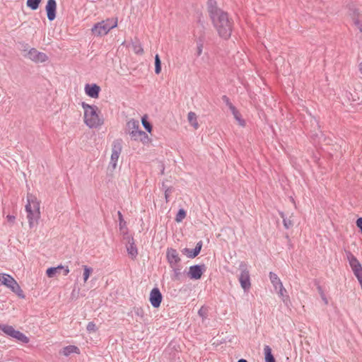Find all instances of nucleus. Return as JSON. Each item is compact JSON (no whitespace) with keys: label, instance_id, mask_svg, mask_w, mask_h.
<instances>
[{"label":"nucleus","instance_id":"32","mask_svg":"<svg viewBox=\"0 0 362 362\" xmlns=\"http://www.w3.org/2000/svg\"><path fill=\"white\" fill-rule=\"evenodd\" d=\"M186 211L184 209H180L175 216V221L177 223L182 222L186 217Z\"/></svg>","mask_w":362,"mask_h":362},{"label":"nucleus","instance_id":"44","mask_svg":"<svg viewBox=\"0 0 362 362\" xmlns=\"http://www.w3.org/2000/svg\"><path fill=\"white\" fill-rule=\"evenodd\" d=\"M6 219L8 222L10 223H14L15 220H16V217L13 215H8L6 216Z\"/></svg>","mask_w":362,"mask_h":362},{"label":"nucleus","instance_id":"39","mask_svg":"<svg viewBox=\"0 0 362 362\" xmlns=\"http://www.w3.org/2000/svg\"><path fill=\"white\" fill-rule=\"evenodd\" d=\"M134 314L141 317V318H143L144 317V312L143 310V309L141 308H134Z\"/></svg>","mask_w":362,"mask_h":362},{"label":"nucleus","instance_id":"24","mask_svg":"<svg viewBox=\"0 0 362 362\" xmlns=\"http://www.w3.org/2000/svg\"><path fill=\"white\" fill-rule=\"evenodd\" d=\"M62 269H63L62 265H59L56 267H49L47 269L46 274L48 277L52 278V277L55 276L57 274H60Z\"/></svg>","mask_w":362,"mask_h":362},{"label":"nucleus","instance_id":"34","mask_svg":"<svg viewBox=\"0 0 362 362\" xmlns=\"http://www.w3.org/2000/svg\"><path fill=\"white\" fill-rule=\"evenodd\" d=\"M141 123L144 129L148 132H151L152 131V125L148 120L146 119V116H144L141 119Z\"/></svg>","mask_w":362,"mask_h":362},{"label":"nucleus","instance_id":"17","mask_svg":"<svg viewBox=\"0 0 362 362\" xmlns=\"http://www.w3.org/2000/svg\"><path fill=\"white\" fill-rule=\"evenodd\" d=\"M15 281L16 280L9 274H0V284L6 286L8 288H10L12 286L13 283H15Z\"/></svg>","mask_w":362,"mask_h":362},{"label":"nucleus","instance_id":"10","mask_svg":"<svg viewBox=\"0 0 362 362\" xmlns=\"http://www.w3.org/2000/svg\"><path fill=\"white\" fill-rule=\"evenodd\" d=\"M205 271L206 266L204 264H195L189 267L187 276L191 279L198 280L201 279Z\"/></svg>","mask_w":362,"mask_h":362},{"label":"nucleus","instance_id":"22","mask_svg":"<svg viewBox=\"0 0 362 362\" xmlns=\"http://www.w3.org/2000/svg\"><path fill=\"white\" fill-rule=\"evenodd\" d=\"M127 127L129 130V134L130 132L134 133L135 131H137L139 129V122L138 120L132 119L127 123Z\"/></svg>","mask_w":362,"mask_h":362},{"label":"nucleus","instance_id":"6","mask_svg":"<svg viewBox=\"0 0 362 362\" xmlns=\"http://www.w3.org/2000/svg\"><path fill=\"white\" fill-rule=\"evenodd\" d=\"M239 269L240 274L238 277L240 286L247 292L251 287L250 272L247 268V264L245 262H241L239 264Z\"/></svg>","mask_w":362,"mask_h":362},{"label":"nucleus","instance_id":"42","mask_svg":"<svg viewBox=\"0 0 362 362\" xmlns=\"http://www.w3.org/2000/svg\"><path fill=\"white\" fill-rule=\"evenodd\" d=\"M139 141H141L143 144H146L149 141V137L148 134L146 132H144V134L142 135V137H141Z\"/></svg>","mask_w":362,"mask_h":362},{"label":"nucleus","instance_id":"43","mask_svg":"<svg viewBox=\"0 0 362 362\" xmlns=\"http://www.w3.org/2000/svg\"><path fill=\"white\" fill-rule=\"evenodd\" d=\"M117 214H118L119 221V226H120V228H122V224H124V225L125 224V221H124L123 216L120 211H118Z\"/></svg>","mask_w":362,"mask_h":362},{"label":"nucleus","instance_id":"18","mask_svg":"<svg viewBox=\"0 0 362 362\" xmlns=\"http://www.w3.org/2000/svg\"><path fill=\"white\" fill-rule=\"evenodd\" d=\"M129 245L127 247V250L129 254V255L132 258L134 259L138 255V250L137 248L134 243L133 238H131L128 241Z\"/></svg>","mask_w":362,"mask_h":362},{"label":"nucleus","instance_id":"21","mask_svg":"<svg viewBox=\"0 0 362 362\" xmlns=\"http://www.w3.org/2000/svg\"><path fill=\"white\" fill-rule=\"evenodd\" d=\"M269 279H270L271 283L272 284L275 291H277L278 288L283 285L281 281L278 277V276L272 272H269Z\"/></svg>","mask_w":362,"mask_h":362},{"label":"nucleus","instance_id":"31","mask_svg":"<svg viewBox=\"0 0 362 362\" xmlns=\"http://www.w3.org/2000/svg\"><path fill=\"white\" fill-rule=\"evenodd\" d=\"M161 71V61L158 54L155 56V73L159 74Z\"/></svg>","mask_w":362,"mask_h":362},{"label":"nucleus","instance_id":"46","mask_svg":"<svg viewBox=\"0 0 362 362\" xmlns=\"http://www.w3.org/2000/svg\"><path fill=\"white\" fill-rule=\"evenodd\" d=\"M238 362H247V360H245V359L241 358V359H239V360L238 361Z\"/></svg>","mask_w":362,"mask_h":362},{"label":"nucleus","instance_id":"11","mask_svg":"<svg viewBox=\"0 0 362 362\" xmlns=\"http://www.w3.org/2000/svg\"><path fill=\"white\" fill-rule=\"evenodd\" d=\"M27 57L36 63H42L48 59V57L44 52L37 51L35 48H31L28 52Z\"/></svg>","mask_w":362,"mask_h":362},{"label":"nucleus","instance_id":"35","mask_svg":"<svg viewBox=\"0 0 362 362\" xmlns=\"http://www.w3.org/2000/svg\"><path fill=\"white\" fill-rule=\"evenodd\" d=\"M83 270V281L84 282H86L90 276V274L92 273L93 269L92 268L88 267V266H84Z\"/></svg>","mask_w":362,"mask_h":362},{"label":"nucleus","instance_id":"9","mask_svg":"<svg viewBox=\"0 0 362 362\" xmlns=\"http://www.w3.org/2000/svg\"><path fill=\"white\" fill-rule=\"evenodd\" d=\"M122 150V140L120 139L113 141L112 144V154L110 157V165L115 169Z\"/></svg>","mask_w":362,"mask_h":362},{"label":"nucleus","instance_id":"14","mask_svg":"<svg viewBox=\"0 0 362 362\" xmlns=\"http://www.w3.org/2000/svg\"><path fill=\"white\" fill-rule=\"evenodd\" d=\"M47 16L49 21L56 18L57 3L55 0H48L46 5Z\"/></svg>","mask_w":362,"mask_h":362},{"label":"nucleus","instance_id":"25","mask_svg":"<svg viewBox=\"0 0 362 362\" xmlns=\"http://www.w3.org/2000/svg\"><path fill=\"white\" fill-rule=\"evenodd\" d=\"M264 355H265V361L266 362H276L275 358L272 353V349L269 346L265 345L264 348Z\"/></svg>","mask_w":362,"mask_h":362},{"label":"nucleus","instance_id":"33","mask_svg":"<svg viewBox=\"0 0 362 362\" xmlns=\"http://www.w3.org/2000/svg\"><path fill=\"white\" fill-rule=\"evenodd\" d=\"M144 131L139 129L137 131H135L134 133L130 132V136H131L132 139L135 140V141H139L140 139V138L142 137V135L144 134Z\"/></svg>","mask_w":362,"mask_h":362},{"label":"nucleus","instance_id":"5","mask_svg":"<svg viewBox=\"0 0 362 362\" xmlns=\"http://www.w3.org/2000/svg\"><path fill=\"white\" fill-rule=\"evenodd\" d=\"M200 25L195 28L194 31V36L195 37V41L197 44V49L195 55L199 57L202 55L203 52L204 43L205 41V28L203 23L199 20Z\"/></svg>","mask_w":362,"mask_h":362},{"label":"nucleus","instance_id":"3","mask_svg":"<svg viewBox=\"0 0 362 362\" xmlns=\"http://www.w3.org/2000/svg\"><path fill=\"white\" fill-rule=\"evenodd\" d=\"M81 106L84 110V122L89 128H96L103 124V122L97 113V106L88 105L85 102L81 103Z\"/></svg>","mask_w":362,"mask_h":362},{"label":"nucleus","instance_id":"38","mask_svg":"<svg viewBox=\"0 0 362 362\" xmlns=\"http://www.w3.org/2000/svg\"><path fill=\"white\" fill-rule=\"evenodd\" d=\"M222 100L226 103V105L228 107V108L230 110L231 107H234V105L230 102L229 98L227 95H223L222 96Z\"/></svg>","mask_w":362,"mask_h":362},{"label":"nucleus","instance_id":"29","mask_svg":"<svg viewBox=\"0 0 362 362\" xmlns=\"http://www.w3.org/2000/svg\"><path fill=\"white\" fill-rule=\"evenodd\" d=\"M41 0H27V6L32 10H36L39 7Z\"/></svg>","mask_w":362,"mask_h":362},{"label":"nucleus","instance_id":"40","mask_svg":"<svg viewBox=\"0 0 362 362\" xmlns=\"http://www.w3.org/2000/svg\"><path fill=\"white\" fill-rule=\"evenodd\" d=\"M199 315L202 317V319H204L207 317V309L204 307H202L199 311H198Z\"/></svg>","mask_w":362,"mask_h":362},{"label":"nucleus","instance_id":"47","mask_svg":"<svg viewBox=\"0 0 362 362\" xmlns=\"http://www.w3.org/2000/svg\"><path fill=\"white\" fill-rule=\"evenodd\" d=\"M360 71L362 74V62L359 65Z\"/></svg>","mask_w":362,"mask_h":362},{"label":"nucleus","instance_id":"19","mask_svg":"<svg viewBox=\"0 0 362 362\" xmlns=\"http://www.w3.org/2000/svg\"><path fill=\"white\" fill-rule=\"evenodd\" d=\"M173 271V275L171 276L173 281H180L182 277V266L180 264L170 266Z\"/></svg>","mask_w":362,"mask_h":362},{"label":"nucleus","instance_id":"8","mask_svg":"<svg viewBox=\"0 0 362 362\" xmlns=\"http://www.w3.org/2000/svg\"><path fill=\"white\" fill-rule=\"evenodd\" d=\"M0 330L3 331L6 335L17 339L23 343L29 342V339L23 333L16 330L12 326L0 324Z\"/></svg>","mask_w":362,"mask_h":362},{"label":"nucleus","instance_id":"23","mask_svg":"<svg viewBox=\"0 0 362 362\" xmlns=\"http://www.w3.org/2000/svg\"><path fill=\"white\" fill-rule=\"evenodd\" d=\"M10 289L12 292L16 293L19 298H25V296L16 281H15V283H13V285L10 288Z\"/></svg>","mask_w":362,"mask_h":362},{"label":"nucleus","instance_id":"30","mask_svg":"<svg viewBox=\"0 0 362 362\" xmlns=\"http://www.w3.org/2000/svg\"><path fill=\"white\" fill-rule=\"evenodd\" d=\"M280 216L283 218V223L286 229H288L289 228L293 226V221L290 218L286 217L283 212H280Z\"/></svg>","mask_w":362,"mask_h":362},{"label":"nucleus","instance_id":"1","mask_svg":"<svg viewBox=\"0 0 362 362\" xmlns=\"http://www.w3.org/2000/svg\"><path fill=\"white\" fill-rule=\"evenodd\" d=\"M207 11L218 35L225 40L228 39L232 33L233 22L228 13L218 7L216 0H208Z\"/></svg>","mask_w":362,"mask_h":362},{"label":"nucleus","instance_id":"13","mask_svg":"<svg viewBox=\"0 0 362 362\" xmlns=\"http://www.w3.org/2000/svg\"><path fill=\"white\" fill-rule=\"evenodd\" d=\"M166 259L170 266L180 264L181 259L177 251L174 248L167 249Z\"/></svg>","mask_w":362,"mask_h":362},{"label":"nucleus","instance_id":"2","mask_svg":"<svg viewBox=\"0 0 362 362\" xmlns=\"http://www.w3.org/2000/svg\"><path fill=\"white\" fill-rule=\"evenodd\" d=\"M27 218L30 228L35 226L40 217V202L31 194L27 195V204L25 205Z\"/></svg>","mask_w":362,"mask_h":362},{"label":"nucleus","instance_id":"45","mask_svg":"<svg viewBox=\"0 0 362 362\" xmlns=\"http://www.w3.org/2000/svg\"><path fill=\"white\" fill-rule=\"evenodd\" d=\"M62 270L64 271V276H66L69 273V269L68 267H64L63 266V269Z\"/></svg>","mask_w":362,"mask_h":362},{"label":"nucleus","instance_id":"20","mask_svg":"<svg viewBox=\"0 0 362 362\" xmlns=\"http://www.w3.org/2000/svg\"><path fill=\"white\" fill-rule=\"evenodd\" d=\"M79 354V349L74 345H69L63 348L62 351H60V354H63L65 356H69L71 354Z\"/></svg>","mask_w":362,"mask_h":362},{"label":"nucleus","instance_id":"48","mask_svg":"<svg viewBox=\"0 0 362 362\" xmlns=\"http://www.w3.org/2000/svg\"><path fill=\"white\" fill-rule=\"evenodd\" d=\"M322 299L325 302V303L327 304V300L326 299V298H325L324 296L322 297Z\"/></svg>","mask_w":362,"mask_h":362},{"label":"nucleus","instance_id":"7","mask_svg":"<svg viewBox=\"0 0 362 362\" xmlns=\"http://www.w3.org/2000/svg\"><path fill=\"white\" fill-rule=\"evenodd\" d=\"M346 256L353 273L358 279L360 286L362 288V265L351 252H347Z\"/></svg>","mask_w":362,"mask_h":362},{"label":"nucleus","instance_id":"28","mask_svg":"<svg viewBox=\"0 0 362 362\" xmlns=\"http://www.w3.org/2000/svg\"><path fill=\"white\" fill-rule=\"evenodd\" d=\"M133 51L136 54H142L144 53L143 47L139 41L132 43Z\"/></svg>","mask_w":362,"mask_h":362},{"label":"nucleus","instance_id":"15","mask_svg":"<svg viewBox=\"0 0 362 362\" xmlns=\"http://www.w3.org/2000/svg\"><path fill=\"white\" fill-rule=\"evenodd\" d=\"M100 91V88L95 83L93 84H86L85 86V93L89 97L92 98H98L99 96V93Z\"/></svg>","mask_w":362,"mask_h":362},{"label":"nucleus","instance_id":"37","mask_svg":"<svg viewBox=\"0 0 362 362\" xmlns=\"http://www.w3.org/2000/svg\"><path fill=\"white\" fill-rule=\"evenodd\" d=\"M86 329L88 332H95L97 330L95 324L93 322H90L87 325Z\"/></svg>","mask_w":362,"mask_h":362},{"label":"nucleus","instance_id":"26","mask_svg":"<svg viewBox=\"0 0 362 362\" xmlns=\"http://www.w3.org/2000/svg\"><path fill=\"white\" fill-rule=\"evenodd\" d=\"M187 119L190 124L194 128L198 129L199 124L197 120V115L193 112H189L187 115Z\"/></svg>","mask_w":362,"mask_h":362},{"label":"nucleus","instance_id":"16","mask_svg":"<svg viewBox=\"0 0 362 362\" xmlns=\"http://www.w3.org/2000/svg\"><path fill=\"white\" fill-rule=\"evenodd\" d=\"M202 247V241H199L195 247L192 250L189 248H184L182 250V253L187 255L189 258H194L196 257L200 252Z\"/></svg>","mask_w":362,"mask_h":362},{"label":"nucleus","instance_id":"27","mask_svg":"<svg viewBox=\"0 0 362 362\" xmlns=\"http://www.w3.org/2000/svg\"><path fill=\"white\" fill-rule=\"evenodd\" d=\"M230 110L231 111L233 115L234 116V118L237 121H238L239 124L241 126H244L245 125V121L241 119L240 114L238 112V110L236 109V107L234 106V107H231V109Z\"/></svg>","mask_w":362,"mask_h":362},{"label":"nucleus","instance_id":"41","mask_svg":"<svg viewBox=\"0 0 362 362\" xmlns=\"http://www.w3.org/2000/svg\"><path fill=\"white\" fill-rule=\"evenodd\" d=\"M172 191L173 189L171 187L165 188V198L167 202L169 201V196Z\"/></svg>","mask_w":362,"mask_h":362},{"label":"nucleus","instance_id":"12","mask_svg":"<svg viewBox=\"0 0 362 362\" xmlns=\"http://www.w3.org/2000/svg\"><path fill=\"white\" fill-rule=\"evenodd\" d=\"M163 299V296L158 288H153L150 292L149 301L151 305L158 308L160 307L161 301Z\"/></svg>","mask_w":362,"mask_h":362},{"label":"nucleus","instance_id":"36","mask_svg":"<svg viewBox=\"0 0 362 362\" xmlns=\"http://www.w3.org/2000/svg\"><path fill=\"white\" fill-rule=\"evenodd\" d=\"M276 291L278 293L279 296L281 297L283 300L285 302L284 298H288V296H286L287 292H286V290L285 289V288L284 287V286L282 285L281 286H279L278 288V290Z\"/></svg>","mask_w":362,"mask_h":362},{"label":"nucleus","instance_id":"4","mask_svg":"<svg viewBox=\"0 0 362 362\" xmlns=\"http://www.w3.org/2000/svg\"><path fill=\"white\" fill-rule=\"evenodd\" d=\"M117 26V18H111L95 23L91 29L95 36H104Z\"/></svg>","mask_w":362,"mask_h":362}]
</instances>
